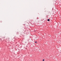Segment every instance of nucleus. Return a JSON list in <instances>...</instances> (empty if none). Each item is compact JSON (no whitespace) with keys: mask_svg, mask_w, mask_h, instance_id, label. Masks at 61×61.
Segmentation results:
<instances>
[{"mask_svg":"<svg viewBox=\"0 0 61 61\" xmlns=\"http://www.w3.org/2000/svg\"><path fill=\"white\" fill-rule=\"evenodd\" d=\"M35 43H37V42L36 41H35Z\"/></svg>","mask_w":61,"mask_h":61,"instance_id":"nucleus-3","label":"nucleus"},{"mask_svg":"<svg viewBox=\"0 0 61 61\" xmlns=\"http://www.w3.org/2000/svg\"><path fill=\"white\" fill-rule=\"evenodd\" d=\"M47 21H50V20L49 19H48L47 20Z\"/></svg>","mask_w":61,"mask_h":61,"instance_id":"nucleus-1","label":"nucleus"},{"mask_svg":"<svg viewBox=\"0 0 61 61\" xmlns=\"http://www.w3.org/2000/svg\"><path fill=\"white\" fill-rule=\"evenodd\" d=\"M45 61V60H44V59H43V61Z\"/></svg>","mask_w":61,"mask_h":61,"instance_id":"nucleus-2","label":"nucleus"}]
</instances>
